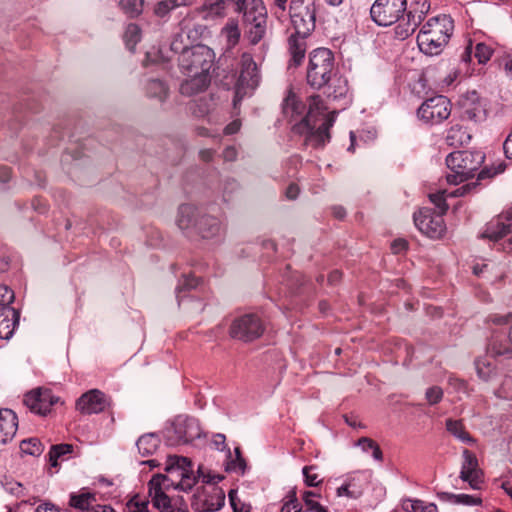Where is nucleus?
<instances>
[{
  "label": "nucleus",
  "instance_id": "obj_7",
  "mask_svg": "<svg viewBox=\"0 0 512 512\" xmlns=\"http://www.w3.org/2000/svg\"><path fill=\"white\" fill-rule=\"evenodd\" d=\"M261 73L252 55L243 52L238 63L236 97L242 98L252 93L260 84Z\"/></svg>",
  "mask_w": 512,
  "mask_h": 512
},
{
  "label": "nucleus",
  "instance_id": "obj_22",
  "mask_svg": "<svg viewBox=\"0 0 512 512\" xmlns=\"http://www.w3.org/2000/svg\"><path fill=\"white\" fill-rule=\"evenodd\" d=\"M20 313L13 307H0V338L10 339L19 323Z\"/></svg>",
  "mask_w": 512,
  "mask_h": 512
},
{
  "label": "nucleus",
  "instance_id": "obj_33",
  "mask_svg": "<svg viewBox=\"0 0 512 512\" xmlns=\"http://www.w3.org/2000/svg\"><path fill=\"white\" fill-rule=\"evenodd\" d=\"M190 24L187 22L181 23V31L175 35L171 42V49L175 52L183 53L184 50H190L188 47L191 38Z\"/></svg>",
  "mask_w": 512,
  "mask_h": 512
},
{
  "label": "nucleus",
  "instance_id": "obj_46",
  "mask_svg": "<svg viewBox=\"0 0 512 512\" xmlns=\"http://www.w3.org/2000/svg\"><path fill=\"white\" fill-rule=\"evenodd\" d=\"M475 365L478 376L484 381H488L489 379H491V377L495 373V368L493 364L486 359L476 360Z\"/></svg>",
  "mask_w": 512,
  "mask_h": 512
},
{
  "label": "nucleus",
  "instance_id": "obj_37",
  "mask_svg": "<svg viewBox=\"0 0 512 512\" xmlns=\"http://www.w3.org/2000/svg\"><path fill=\"white\" fill-rule=\"evenodd\" d=\"M447 430L456 438L462 442L472 443L474 442L470 434L465 430V427L460 420L448 419L446 421Z\"/></svg>",
  "mask_w": 512,
  "mask_h": 512
},
{
  "label": "nucleus",
  "instance_id": "obj_57",
  "mask_svg": "<svg viewBox=\"0 0 512 512\" xmlns=\"http://www.w3.org/2000/svg\"><path fill=\"white\" fill-rule=\"evenodd\" d=\"M446 191H439L434 194H430V200L433 202L439 209L445 212L448 209V206L445 202Z\"/></svg>",
  "mask_w": 512,
  "mask_h": 512
},
{
  "label": "nucleus",
  "instance_id": "obj_34",
  "mask_svg": "<svg viewBox=\"0 0 512 512\" xmlns=\"http://www.w3.org/2000/svg\"><path fill=\"white\" fill-rule=\"evenodd\" d=\"M195 208L189 204L181 205L178 209L176 223L182 230L188 229L194 224Z\"/></svg>",
  "mask_w": 512,
  "mask_h": 512
},
{
  "label": "nucleus",
  "instance_id": "obj_64",
  "mask_svg": "<svg viewBox=\"0 0 512 512\" xmlns=\"http://www.w3.org/2000/svg\"><path fill=\"white\" fill-rule=\"evenodd\" d=\"M503 66L506 74L512 78V56L508 55L503 58Z\"/></svg>",
  "mask_w": 512,
  "mask_h": 512
},
{
  "label": "nucleus",
  "instance_id": "obj_31",
  "mask_svg": "<svg viewBox=\"0 0 512 512\" xmlns=\"http://www.w3.org/2000/svg\"><path fill=\"white\" fill-rule=\"evenodd\" d=\"M363 492V485L357 477L348 478L340 487L337 488L338 496L349 498H358Z\"/></svg>",
  "mask_w": 512,
  "mask_h": 512
},
{
  "label": "nucleus",
  "instance_id": "obj_41",
  "mask_svg": "<svg viewBox=\"0 0 512 512\" xmlns=\"http://www.w3.org/2000/svg\"><path fill=\"white\" fill-rule=\"evenodd\" d=\"M20 450L22 453L27 455L39 456L42 454L44 447L39 439L29 438L21 441Z\"/></svg>",
  "mask_w": 512,
  "mask_h": 512
},
{
  "label": "nucleus",
  "instance_id": "obj_60",
  "mask_svg": "<svg viewBox=\"0 0 512 512\" xmlns=\"http://www.w3.org/2000/svg\"><path fill=\"white\" fill-rule=\"evenodd\" d=\"M286 3H287V0H274L273 1L272 9L274 11V14L278 18H281L282 16H284L285 11H286Z\"/></svg>",
  "mask_w": 512,
  "mask_h": 512
},
{
  "label": "nucleus",
  "instance_id": "obj_9",
  "mask_svg": "<svg viewBox=\"0 0 512 512\" xmlns=\"http://www.w3.org/2000/svg\"><path fill=\"white\" fill-rule=\"evenodd\" d=\"M149 496L155 508H167L169 500L172 498L167 495V491L170 488L189 490V484H183V482H177L168 474H156L148 483Z\"/></svg>",
  "mask_w": 512,
  "mask_h": 512
},
{
  "label": "nucleus",
  "instance_id": "obj_40",
  "mask_svg": "<svg viewBox=\"0 0 512 512\" xmlns=\"http://www.w3.org/2000/svg\"><path fill=\"white\" fill-rule=\"evenodd\" d=\"M73 446L71 444H58L51 447L49 452V462L51 466L56 467L58 460L64 458L65 455L72 453Z\"/></svg>",
  "mask_w": 512,
  "mask_h": 512
},
{
  "label": "nucleus",
  "instance_id": "obj_8",
  "mask_svg": "<svg viewBox=\"0 0 512 512\" xmlns=\"http://www.w3.org/2000/svg\"><path fill=\"white\" fill-rule=\"evenodd\" d=\"M316 0H291L289 16L298 35H309L315 28Z\"/></svg>",
  "mask_w": 512,
  "mask_h": 512
},
{
  "label": "nucleus",
  "instance_id": "obj_42",
  "mask_svg": "<svg viewBox=\"0 0 512 512\" xmlns=\"http://www.w3.org/2000/svg\"><path fill=\"white\" fill-rule=\"evenodd\" d=\"M357 445L362 449L363 452L372 451V456L377 461H382L383 454L379 445L368 437H362L358 440Z\"/></svg>",
  "mask_w": 512,
  "mask_h": 512
},
{
  "label": "nucleus",
  "instance_id": "obj_12",
  "mask_svg": "<svg viewBox=\"0 0 512 512\" xmlns=\"http://www.w3.org/2000/svg\"><path fill=\"white\" fill-rule=\"evenodd\" d=\"M263 332V323L255 314H246L236 318L230 327V335L244 342L259 338Z\"/></svg>",
  "mask_w": 512,
  "mask_h": 512
},
{
  "label": "nucleus",
  "instance_id": "obj_52",
  "mask_svg": "<svg viewBox=\"0 0 512 512\" xmlns=\"http://www.w3.org/2000/svg\"><path fill=\"white\" fill-rule=\"evenodd\" d=\"M160 512H189L188 507L180 498L169 500L167 508H157Z\"/></svg>",
  "mask_w": 512,
  "mask_h": 512
},
{
  "label": "nucleus",
  "instance_id": "obj_50",
  "mask_svg": "<svg viewBox=\"0 0 512 512\" xmlns=\"http://www.w3.org/2000/svg\"><path fill=\"white\" fill-rule=\"evenodd\" d=\"M448 498L452 500L456 504H463V505H479L481 504L482 500L479 497L467 495V494H447Z\"/></svg>",
  "mask_w": 512,
  "mask_h": 512
},
{
  "label": "nucleus",
  "instance_id": "obj_20",
  "mask_svg": "<svg viewBox=\"0 0 512 512\" xmlns=\"http://www.w3.org/2000/svg\"><path fill=\"white\" fill-rule=\"evenodd\" d=\"M464 461L462 464L460 478L468 482L470 487L479 490L483 484V474L479 468L476 456L469 450L463 452Z\"/></svg>",
  "mask_w": 512,
  "mask_h": 512
},
{
  "label": "nucleus",
  "instance_id": "obj_39",
  "mask_svg": "<svg viewBox=\"0 0 512 512\" xmlns=\"http://www.w3.org/2000/svg\"><path fill=\"white\" fill-rule=\"evenodd\" d=\"M317 495L312 491H305L302 494V511L300 512H328L317 500Z\"/></svg>",
  "mask_w": 512,
  "mask_h": 512
},
{
  "label": "nucleus",
  "instance_id": "obj_44",
  "mask_svg": "<svg viewBox=\"0 0 512 512\" xmlns=\"http://www.w3.org/2000/svg\"><path fill=\"white\" fill-rule=\"evenodd\" d=\"M147 93L150 97L158 98L163 101L167 97V87L160 80H151L147 85Z\"/></svg>",
  "mask_w": 512,
  "mask_h": 512
},
{
  "label": "nucleus",
  "instance_id": "obj_53",
  "mask_svg": "<svg viewBox=\"0 0 512 512\" xmlns=\"http://www.w3.org/2000/svg\"><path fill=\"white\" fill-rule=\"evenodd\" d=\"M425 397L430 405L437 404L443 398V390L438 386L430 387L426 390Z\"/></svg>",
  "mask_w": 512,
  "mask_h": 512
},
{
  "label": "nucleus",
  "instance_id": "obj_6",
  "mask_svg": "<svg viewBox=\"0 0 512 512\" xmlns=\"http://www.w3.org/2000/svg\"><path fill=\"white\" fill-rule=\"evenodd\" d=\"M496 328L490 337L487 351L495 356L512 352V314L493 315L489 320Z\"/></svg>",
  "mask_w": 512,
  "mask_h": 512
},
{
  "label": "nucleus",
  "instance_id": "obj_5",
  "mask_svg": "<svg viewBox=\"0 0 512 512\" xmlns=\"http://www.w3.org/2000/svg\"><path fill=\"white\" fill-rule=\"evenodd\" d=\"M334 70V56L327 48H318L310 54L307 67V83L316 89L325 86Z\"/></svg>",
  "mask_w": 512,
  "mask_h": 512
},
{
  "label": "nucleus",
  "instance_id": "obj_19",
  "mask_svg": "<svg viewBox=\"0 0 512 512\" xmlns=\"http://www.w3.org/2000/svg\"><path fill=\"white\" fill-rule=\"evenodd\" d=\"M173 432L177 443H189L200 438L202 430L193 417L180 415L173 422Z\"/></svg>",
  "mask_w": 512,
  "mask_h": 512
},
{
  "label": "nucleus",
  "instance_id": "obj_54",
  "mask_svg": "<svg viewBox=\"0 0 512 512\" xmlns=\"http://www.w3.org/2000/svg\"><path fill=\"white\" fill-rule=\"evenodd\" d=\"M14 300V292L6 285H0V305L1 307H10Z\"/></svg>",
  "mask_w": 512,
  "mask_h": 512
},
{
  "label": "nucleus",
  "instance_id": "obj_58",
  "mask_svg": "<svg viewBox=\"0 0 512 512\" xmlns=\"http://www.w3.org/2000/svg\"><path fill=\"white\" fill-rule=\"evenodd\" d=\"M302 511V506L299 505L295 493L291 496V498L286 501L282 507L280 512H300Z\"/></svg>",
  "mask_w": 512,
  "mask_h": 512
},
{
  "label": "nucleus",
  "instance_id": "obj_3",
  "mask_svg": "<svg viewBox=\"0 0 512 512\" xmlns=\"http://www.w3.org/2000/svg\"><path fill=\"white\" fill-rule=\"evenodd\" d=\"M325 109L319 95L309 97V110L304 121L310 129L306 142L313 147L323 146L330 140L329 130L335 122L336 113L324 115Z\"/></svg>",
  "mask_w": 512,
  "mask_h": 512
},
{
  "label": "nucleus",
  "instance_id": "obj_21",
  "mask_svg": "<svg viewBox=\"0 0 512 512\" xmlns=\"http://www.w3.org/2000/svg\"><path fill=\"white\" fill-rule=\"evenodd\" d=\"M107 405L105 394L98 389H92L77 400L76 409L82 414H93L102 412Z\"/></svg>",
  "mask_w": 512,
  "mask_h": 512
},
{
  "label": "nucleus",
  "instance_id": "obj_4",
  "mask_svg": "<svg viewBox=\"0 0 512 512\" xmlns=\"http://www.w3.org/2000/svg\"><path fill=\"white\" fill-rule=\"evenodd\" d=\"M484 154L479 151H454L446 157V165L449 172L446 180L450 184H459L474 177L484 161Z\"/></svg>",
  "mask_w": 512,
  "mask_h": 512
},
{
  "label": "nucleus",
  "instance_id": "obj_32",
  "mask_svg": "<svg viewBox=\"0 0 512 512\" xmlns=\"http://www.w3.org/2000/svg\"><path fill=\"white\" fill-rule=\"evenodd\" d=\"M511 232V225L501 221L491 222L487 225L485 231L482 233L483 238H487L493 241L505 237Z\"/></svg>",
  "mask_w": 512,
  "mask_h": 512
},
{
  "label": "nucleus",
  "instance_id": "obj_25",
  "mask_svg": "<svg viewBox=\"0 0 512 512\" xmlns=\"http://www.w3.org/2000/svg\"><path fill=\"white\" fill-rule=\"evenodd\" d=\"M308 35H298L296 32L289 37V51L292 57L293 63L299 65L306 53V41L305 38Z\"/></svg>",
  "mask_w": 512,
  "mask_h": 512
},
{
  "label": "nucleus",
  "instance_id": "obj_61",
  "mask_svg": "<svg viewBox=\"0 0 512 512\" xmlns=\"http://www.w3.org/2000/svg\"><path fill=\"white\" fill-rule=\"evenodd\" d=\"M475 187H476L475 183H468L466 185H463V186L457 188L455 191L451 192L449 194V196H464L467 193H469L471 191V189H473Z\"/></svg>",
  "mask_w": 512,
  "mask_h": 512
},
{
  "label": "nucleus",
  "instance_id": "obj_1",
  "mask_svg": "<svg viewBox=\"0 0 512 512\" xmlns=\"http://www.w3.org/2000/svg\"><path fill=\"white\" fill-rule=\"evenodd\" d=\"M214 59L213 50L205 45H196L183 51L179 57V66L187 79L180 86L181 94L192 96L208 87Z\"/></svg>",
  "mask_w": 512,
  "mask_h": 512
},
{
  "label": "nucleus",
  "instance_id": "obj_15",
  "mask_svg": "<svg viewBox=\"0 0 512 512\" xmlns=\"http://www.w3.org/2000/svg\"><path fill=\"white\" fill-rule=\"evenodd\" d=\"M462 117L473 121L482 122L487 117L486 101L476 91L467 92L460 99Z\"/></svg>",
  "mask_w": 512,
  "mask_h": 512
},
{
  "label": "nucleus",
  "instance_id": "obj_43",
  "mask_svg": "<svg viewBox=\"0 0 512 512\" xmlns=\"http://www.w3.org/2000/svg\"><path fill=\"white\" fill-rule=\"evenodd\" d=\"M143 0H120L119 5L121 9L129 17L138 16L143 10Z\"/></svg>",
  "mask_w": 512,
  "mask_h": 512
},
{
  "label": "nucleus",
  "instance_id": "obj_38",
  "mask_svg": "<svg viewBox=\"0 0 512 512\" xmlns=\"http://www.w3.org/2000/svg\"><path fill=\"white\" fill-rule=\"evenodd\" d=\"M471 137L460 127H452L446 136V142L453 147H460L467 144Z\"/></svg>",
  "mask_w": 512,
  "mask_h": 512
},
{
  "label": "nucleus",
  "instance_id": "obj_30",
  "mask_svg": "<svg viewBox=\"0 0 512 512\" xmlns=\"http://www.w3.org/2000/svg\"><path fill=\"white\" fill-rule=\"evenodd\" d=\"M160 439L154 433L142 435L137 441V448L139 453L143 456L152 455L159 447Z\"/></svg>",
  "mask_w": 512,
  "mask_h": 512
},
{
  "label": "nucleus",
  "instance_id": "obj_51",
  "mask_svg": "<svg viewBox=\"0 0 512 512\" xmlns=\"http://www.w3.org/2000/svg\"><path fill=\"white\" fill-rule=\"evenodd\" d=\"M493 50L484 43H478L475 48V57L480 64L488 62L492 56Z\"/></svg>",
  "mask_w": 512,
  "mask_h": 512
},
{
  "label": "nucleus",
  "instance_id": "obj_62",
  "mask_svg": "<svg viewBox=\"0 0 512 512\" xmlns=\"http://www.w3.org/2000/svg\"><path fill=\"white\" fill-rule=\"evenodd\" d=\"M406 248L407 242L404 239H397L391 245V249L394 253H400L404 251Z\"/></svg>",
  "mask_w": 512,
  "mask_h": 512
},
{
  "label": "nucleus",
  "instance_id": "obj_55",
  "mask_svg": "<svg viewBox=\"0 0 512 512\" xmlns=\"http://www.w3.org/2000/svg\"><path fill=\"white\" fill-rule=\"evenodd\" d=\"M512 380L510 378H505L503 380L502 386L495 391V394L499 398L503 399H511L512 398Z\"/></svg>",
  "mask_w": 512,
  "mask_h": 512
},
{
  "label": "nucleus",
  "instance_id": "obj_11",
  "mask_svg": "<svg viewBox=\"0 0 512 512\" xmlns=\"http://www.w3.org/2000/svg\"><path fill=\"white\" fill-rule=\"evenodd\" d=\"M451 114V104L442 95L431 97L424 101L417 111V116L425 123L434 125L446 120Z\"/></svg>",
  "mask_w": 512,
  "mask_h": 512
},
{
  "label": "nucleus",
  "instance_id": "obj_63",
  "mask_svg": "<svg viewBox=\"0 0 512 512\" xmlns=\"http://www.w3.org/2000/svg\"><path fill=\"white\" fill-rule=\"evenodd\" d=\"M503 148H504L506 157L512 158V129L504 142Z\"/></svg>",
  "mask_w": 512,
  "mask_h": 512
},
{
  "label": "nucleus",
  "instance_id": "obj_17",
  "mask_svg": "<svg viewBox=\"0 0 512 512\" xmlns=\"http://www.w3.org/2000/svg\"><path fill=\"white\" fill-rule=\"evenodd\" d=\"M166 474L177 479V482H183V484H189V489L195 484V477L192 475L191 461L186 457L180 456H169L167 459Z\"/></svg>",
  "mask_w": 512,
  "mask_h": 512
},
{
  "label": "nucleus",
  "instance_id": "obj_36",
  "mask_svg": "<svg viewBox=\"0 0 512 512\" xmlns=\"http://www.w3.org/2000/svg\"><path fill=\"white\" fill-rule=\"evenodd\" d=\"M402 508L406 512H438V508L434 503H427L423 500L407 499L402 503Z\"/></svg>",
  "mask_w": 512,
  "mask_h": 512
},
{
  "label": "nucleus",
  "instance_id": "obj_18",
  "mask_svg": "<svg viewBox=\"0 0 512 512\" xmlns=\"http://www.w3.org/2000/svg\"><path fill=\"white\" fill-rule=\"evenodd\" d=\"M195 499L202 511H215L224 505L225 492L216 485L203 486L201 490L198 489Z\"/></svg>",
  "mask_w": 512,
  "mask_h": 512
},
{
  "label": "nucleus",
  "instance_id": "obj_56",
  "mask_svg": "<svg viewBox=\"0 0 512 512\" xmlns=\"http://www.w3.org/2000/svg\"><path fill=\"white\" fill-rule=\"evenodd\" d=\"M505 169V165L501 162L497 165V167L485 168L481 170L478 174V180H483L486 178H492L495 175L502 173Z\"/></svg>",
  "mask_w": 512,
  "mask_h": 512
},
{
  "label": "nucleus",
  "instance_id": "obj_49",
  "mask_svg": "<svg viewBox=\"0 0 512 512\" xmlns=\"http://www.w3.org/2000/svg\"><path fill=\"white\" fill-rule=\"evenodd\" d=\"M198 474L202 479V482L205 484L204 486L216 485L224 478L222 475L214 474L211 471L204 469L202 466H199Z\"/></svg>",
  "mask_w": 512,
  "mask_h": 512
},
{
  "label": "nucleus",
  "instance_id": "obj_27",
  "mask_svg": "<svg viewBox=\"0 0 512 512\" xmlns=\"http://www.w3.org/2000/svg\"><path fill=\"white\" fill-rule=\"evenodd\" d=\"M220 36L225 42L226 50L233 49L238 44L241 36L238 24L229 20L221 29Z\"/></svg>",
  "mask_w": 512,
  "mask_h": 512
},
{
  "label": "nucleus",
  "instance_id": "obj_2",
  "mask_svg": "<svg viewBox=\"0 0 512 512\" xmlns=\"http://www.w3.org/2000/svg\"><path fill=\"white\" fill-rule=\"evenodd\" d=\"M453 28V20L446 14L430 18L417 36L419 49L427 55H438L448 43Z\"/></svg>",
  "mask_w": 512,
  "mask_h": 512
},
{
  "label": "nucleus",
  "instance_id": "obj_59",
  "mask_svg": "<svg viewBox=\"0 0 512 512\" xmlns=\"http://www.w3.org/2000/svg\"><path fill=\"white\" fill-rule=\"evenodd\" d=\"M126 512H151L147 502H130Z\"/></svg>",
  "mask_w": 512,
  "mask_h": 512
},
{
  "label": "nucleus",
  "instance_id": "obj_10",
  "mask_svg": "<svg viewBox=\"0 0 512 512\" xmlns=\"http://www.w3.org/2000/svg\"><path fill=\"white\" fill-rule=\"evenodd\" d=\"M406 4V0H376L370 9L371 18L379 26H390L403 15Z\"/></svg>",
  "mask_w": 512,
  "mask_h": 512
},
{
  "label": "nucleus",
  "instance_id": "obj_13",
  "mask_svg": "<svg viewBox=\"0 0 512 512\" xmlns=\"http://www.w3.org/2000/svg\"><path fill=\"white\" fill-rule=\"evenodd\" d=\"M430 10L429 0H414L407 13V21L401 22L395 27L397 38L404 40L408 38L421 24Z\"/></svg>",
  "mask_w": 512,
  "mask_h": 512
},
{
  "label": "nucleus",
  "instance_id": "obj_45",
  "mask_svg": "<svg viewBox=\"0 0 512 512\" xmlns=\"http://www.w3.org/2000/svg\"><path fill=\"white\" fill-rule=\"evenodd\" d=\"M141 30L136 24H129L124 33L126 46L133 50L135 45L140 41Z\"/></svg>",
  "mask_w": 512,
  "mask_h": 512
},
{
  "label": "nucleus",
  "instance_id": "obj_29",
  "mask_svg": "<svg viewBox=\"0 0 512 512\" xmlns=\"http://www.w3.org/2000/svg\"><path fill=\"white\" fill-rule=\"evenodd\" d=\"M242 10H244V22H257L260 16L267 17L262 0H250Z\"/></svg>",
  "mask_w": 512,
  "mask_h": 512
},
{
  "label": "nucleus",
  "instance_id": "obj_47",
  "mask_svg": "<svg viewBox=\"0 0 512 512\" xmlns=\"http://www.w3.org/2000/svg\"><path fill=\"white\" fill-rule=\"evenodd\" d=\"M230 0H207L205 9L211 16H222Z\"/></svg>",
  "mask_w": 512,
  "mask_h": 512
},
{
  "label": "nucleus",
  "instance_id": "obj_23",
  "mask_svg": "<svg viewBox=\"0 0 512 512\" xmlns=\"http://www.w3.org/2000/svg\"><path fill=\"white\" fill-rule=\"evenodd\" d=\"M18 429V418L10 409H0V443L11 441Z\"/></svg>",
  "mask_w": 512,
  "mask_h": 512
},
{
  "label": "nucleus",
  "instance_id": "obj_48",
  "mask_svg": "<svg viewBox=\"0 0 512 512\" xmlns=\"http://www.w3.org/2000/svg\"><path fill=\"white\" fill-rule=\"evenodd\" d=\"M317 467L314 465L305 466L302 470L305 484L310 487L318 486L322 482V478L316 472Z\"/></svg>",
  "mask_w": 512,
  "mask_h": 512
},
{
  "label": "nucleus",
  "instance_id": "obj_28",
  "mask_svg": "<svg viewBox=\"0 0 512 512\" xmlns=\"http://www.w3.org/2000/svg\"><path fill=\"white\" fill-rule=\"evenodd\" d=\"M197 228L203 238H212L222 231L219 220L212 216L202 217L197 223Z\"/></svg>",
  "mask_w": 512,
  "mask_h": 512
},
{
  "label": "nucleus",
  "instance_id": "obj_35",
  "mask_svg": "<svg viewBox=\"0 0 512 512\" xmlns=\"http://www.w3.org/2000/svg\"><path fill=\"white\" fill-rule=\"evenodd\" d=\"M191 0H161L154 6V14L164 18L177 7L187 5Z\"/></svg>",
  "mask_w": 512,
  "mask_h": 512
},
{
  "label": "nucleus",
  "instance_id": "obj_24",
  "mask_svg": "<svg viewBox=\"0 0 512 512\" xmlns=\"http://www.w3.org/2000/svg\"><path fill=\"white\" fill-rule=\"evenodd\" d=\"M69 504L71 507L83 512H96L97 507L104 506L97 504L95 494L86 490L71 494Z\"/></svg>",
  "mask_w": 512,
  "mask_h": 512
},
{
  "label": "nucleus",
  "instance_id": "obj_26",
  "mask_svg": "<svg viewBox=\"0 0 512 512\" xmlns=\"http://www.w3.org/2000/svg\"><path fill=\"white\" fill-rule=\"evenodd\" d=\"M267 17L260 16L257 22H244L245 35L252 45L257 44L266 33Z\"/></svg>",
  "mask_w": 512,
  "mask_h": 512
},
{
  "label": "nucleus",
  "instance_id": "obj_16",
  "mask_svg": "<svg viewBox=\"0 0 512 512\" xmlns=\"http://www.w3.org/2000/svg\"><path fill=\"white\" fill-rule=\"evenodd\" d=\"M414 223L420 232L430 238H440L445 231L442 217L434 215L430 210H420L415 213Z\"/></svg>",
  "mask_w": 512,
  "mask_h": 512
},
{
  "label": "nucleus",
  "instance_id": "obj_14",
  "mask_svg": "<svg viewBox=\"0 0 512 512\" xmlns=\"http://www.w3.org/2000/svg\"><path fill=\"white\" fill-rule=\"evenodd\" d=\"M60 401L51 390L37 388L28 392L24 397V404L33 412L42 416L51 411V407Z\"/></svg>",
  "mask_w": 512,
  "mask_h": 512
}]
</instances>
